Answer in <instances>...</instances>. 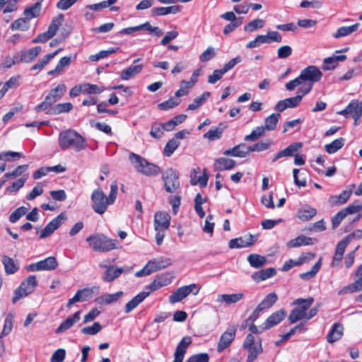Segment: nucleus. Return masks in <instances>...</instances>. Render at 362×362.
Wrapping results in <instances>:
<instances>
[{"label": "nucleus", "mask_w": 362, "mask_h": 362, "mask_svg": "<svg viewBox=\"0 0 362 362\" xmlns=\"http://www.w3.org/2000/svg\"><path fill=\"white\" fill-rule=\"evenodd\" d=\"M117 192L118 186L116 181L112 182L108 196L101 189L93 190L90 197L93 210L100 215L105 214L108 206L115 203L117 197Z\"/></svg>", "instance_id": "f257e3e1"}, {"label": "nucleus", "mask_w": 362, "mask_h": 362, "mask_svg": "<svg viewBox=\"0 0 362 362\" xmlns=\"http://www.w3.org/2000/svg\"><path fill=\"white\" fill-rule=\"evenodd\" d=\"M59 146L62 150L69 148L79 152L87 146L86 139L80 134L72 129L62 132L59 135Z\"/></svg>", "instance_id": "f03ea898"}, {"label": "nucleus", "mask_w": 362, "mask_h": 362, "mask_svg": "<svg viewBox=\"0 0 362 362\" xmlns=\"http://www.w3.org/2000/svg\"><path fill=\"white\" fill-rule=\"evenodd\" d=\"M129 159L136 170L146 176H156L160 173L159 166L148 162L146 158L134 153H130Z\"/></svg>", "instance_id": "7ed1b4c3"}, {"label": "nucleus", "mask_w": 362, "mask_h": 362, "mask_svg": "<svg viewBox=\"0 0 362 362\" xmlns=\"http://www.w3.org/2000/svg\"><path fill=\"white\" fill-rule=\"evenodd\" d=\"M86 241L89 246L96 252H106L116 248V240L110 239L100 233L88 236Z\"/></svg>", "instance_id": "20e7f679"}, {"label": "nucleus", "mask_w": 362, "mask_h": 362, "mask_svg": "<svg viewBox=\"0 0 362 362\" xmlns=\"http://www.w3.org/2000/svg\"><path fill=\"white\" fill-rule=\"evenodd\" d=\"M66 90L65 84H59L56 88H52L45 97V100L35 107L37 112L42 111L47 112L53 107L58 100H59Z\"/></svg>", "instance_id": "39448f33"}, {"label": "nucleus", "mask_w": 362, "mask_h": 362, "mask_svg": "<svg viewBox=\"0 0 362 362\" xmlns=\"http://www.w3.org/2000/svg\"><path fill=\"white\" fill-rule=\"evenodd\" d=\"M362 232L358 230L353 232L352 233L344 237L341 241L338 243L336 247V250L332 258L331 265L332 267H337L341 263L345 250L348 245L355 238H360L361 237Z\"/></svg>", "instance_id": "423d86ee"}, {"label": "nucleus", "mask_w": 362, "mask_h": 362, "mask_svg": "<svg viewBox=\"0 0 362 362\" xmlns=\"http://www.w3.org/2000/svg\"><path fill=\"white\" fill-rule=\"evenodd\" d=\"M37 286V281L35 275H30L24 279L20 286L15 290L12 302L16 303L18 300L33 293Z\"/></svg>", "instance_id": "0eeeda50"}, {"label": "nucleus", "mask_w": 362, "mask_h": 362, "mask_svg": "<svg viewBox=\"0 0 362 362\" xmlns=\"http://www.w3.org/2000/svg\"><path fill=\"white\" fill-rule=\"evenodd\" d=\"M299 76L303 83V86H301L300 88H306L310 86L312 89L313 84L321 80L322 73L318 67L315 66H308L300 71Z\"/></svg>", "instance_id": "6e6552de"}, {"label": "nucleus", "mask_w": 362, "mask_h": 362, "mask_svg": "<svg viewBox=\"0 0 362 362\" xmlns=\"http://www.w3.org/2000/svg\"><path fill=\"white\" fill-rule=\"evenodd\" d=\"M311 90L310 86L306 88H299L297 95L295 97L279 100L275 105L274 109L279 112H283L287 108H293L297 107L302 100L304 95L309 93Z\"/></svg>", "instance_id": "1a4fd4ad"}, {"label": "nucleus", "mask_w": 362, "mask_h": 362, "mask_svg": "<svg viewBox=\"0 0 362 362\" xmlns=\"http://www.w3.org/2000/svg\"><path fill=\"white\" fill-rule=\"evenodd\" d=\"M64 21V15L59 14L54 18L48 27V30L41 34H39L35 38L33 39V43H44L52 38L59 30V26Z\"/></svg>", "instance_id": "9d476101"}, {"label": "nucleus", "mask_w": 362, "mask_h": 362, "mask_svg": "<svg viewBox=\"0 0 362 362\" xmlns=\"http://www.w3.org/2000/svg\"><path fill=\"white\" fill-rule=\"evenodd\" d=\"M201 286L196 284H191L189 285L183 286L176 289L170 296L169 301L171 304L182 300L187 297L190 293L197 295L201 289Z\"/></svg>", "instance_id": "9b49d317"}, {"label": "nucleus", "mask_w": 362, "mask_h": 362, "mask_svg": "<svg viewBox=\"0 0 362 362\" xmlns=\"http://www.w3.org/2000/svg\"><path fill=\"white\" fill-rule=\"evenodd\" d=\"M162 180L164 188L168 193H175L180 188L179 174L173 168H168L163 173Z\"/></svg>", "instance_id": "f8f14e48"}, {"label": "nucleus", "mask_w": 362, "mask_h": 362, "mask_svg": "<svg viewBox=\"0 0 362 362\" xmlns=\"http://www.w3.org/2000/svg\"><path fill=\"white\" fill-rule=\"evenodd\" d=\"M243 347L249 352L247 362H253L263 351L261 340L255 341V337L252 334H248L243 343Z\"/></svg>", "instance_id": "ddd939ff"}, {"label": "nucleus", "mask_w": 362, "mask_h": 362, "mask_svg": "<svg viewBox=\"0 0 362 362\" xmlns=\"http://www.w3.org/2000/svg\"><path fill=\"white\" fill-rule=\"evenodd\" d=\"M66 219L65 213L62 212L50 222H49L46 226L42 230L40 234V238L44 239L50 236L54 230H56L62 223Z\"/></svg>", "instance_id": "4468645a"}, {"label": "nucleus", "mask_w": 362, "mask_h": 362, "mask_svg": "<svg viewBox=\"0 0 362 362\" xmlns=\"http://www.w3.org/2000/svg\"><path fill=\"white\" fill-rule=\"evenodd\" d=\"M337 114L349 117L350 115L354 119V125H357V121L362 116V110L359 107L358 101L356 100H351L345 109L339 111Z\"/></svg>", "instance_id": "2eb2a0df"}, {"label": "nucleus", "mask_w": 362, "mask_h": 362, "mask_svg": "<svg viewBox=\"0 0 362 362\" xmlns=\"http://www.w3.org/2000/svg\"><path fill=\"white\" fill-rule=\"evenodd\" d=\"M356 276L358 279L347 286H344L338 291L339 296L346 295L362 291V264L360 265L356 271Z\"/></svg>", "instance_id": "dca6fc26"}, {"label": "nucleus", "mask_w": 362, "mask_h": 362, "mask_svg": "<svg viewBox=\"0 0 362 362\" xmlns=\"http://www.w3.org/2000/svg\"><path fill=\"white\" fill-rule=\"evenodd\" d=\"M236 333V326H230L221 336L217 351L221 353L226 349L233 341Z\"/></svg>", "instance_id": "f3484780"}, {"label": "nucleus", "mask_w": 362, "mask_h": 362, "mask_svg": "<svg viewBox=\"0 0 362 362\" xmlns=\"http://www.w3.org/2000/svg\"><path fill=\"white\" fill-rule=\"evenodd\" d=\"M100 267L106 269L101 276L105 282L109 283L115 281L124 272V269L117 267L116 265L106 266L100 264Z\"/></svg>", "instance_id": "a211bd4d"}, {"label": "nucleus", "mask_w": 362, "mask_h": 362, "mask_svg": "<svg viewBox=\"0 0 362 362\" xmlns=\"http://www.w3.org/2000/svg\"><path fill=\"white\" fill-rule=\"evenodd\" d=\"M171 216L165 211H157L154 214L155 230H167L170 224Z\"/></svg>", "instance_id": "6ab92c4d"}, {"label": "nucleus", "mask_w": 362, "mask_h": 362, "mask_svg": "<svg viewBox=\"0 0 362 362\" xmlns=\"http://www.w3.org/2000/svg\"><path fill=\"white\" fill-rule=\"evenodd\" d=\"M286 316V311L281 309L273 313L263 323L262 329L266 330L280 323Z\"/></svg>", "instance_id": "aec40b11"}, {"label": "nucleus", "mask_w": 362, "mask_h": 362, "mask_svg": "<svg viewBox=\"0 0 362 362\" xmlns=\"http://www.w3.org/2000/svg\"><path fill=\"white\" fill-rule=\"evenodd\" d=\"M303 146V144L300 142H294L290 144L284 150L278 152L272 158V162L275 163L283 157H291L293 156L294 153L298 151Z\"/></svg>", "instance_id": "412c9836"}, {"label": "nucleus", "mask_w": 362, "mask_h": 362, "mask_svg": "<svg viewBox=\"0 0 362 362\" xmlns=\"http://www.w3.org/2000/svg\"><path fill=\"white\" fill-rule=\"evenodd\" d=\"M344 328L341 323H334L326 337L327 342L329 344H333L335 341L339 340L344 335Z\"/></svg>", "instance_id": "4be33fe9"}, {"label": "nucleus", "mask_w": 362, "mask_h": 362, "mask_svg": "<svg viewBox=\"0 0 362 362\" xmlns=\"http://www.w3.org/2000/svg\"><path fill=\"white\" fill-rule=\"evenodd\" d=\"M81 318V311L76 312L71 317H67L63 321L59 326L56 329V334H61L73 327V325L78 322Z\"/></svg>", "instance_id": "5701e85b"}, {"label": "nucleus", "mask_w": 362, "mask_h": 362, "mask_svg": "<svg viewBox=\"0 0 362 362\" xmlns=\"http://www.w3.org/2000/svg\"><path fill=\"white\" fill-rule=\"evenodd\" d=\"M152 273L156 272L160 269H165L172 264V260L170 258L159 257L150 260L148 263Z\"/></svg>", "instance_id": "b1692460"}, {"label": "nucleus", "mask_w": 362, "mask_h": 362, "mask_svg": "<svg viewBox=\"0 0 362 362\" xmlns=\"http://www.w3.org/2000/svg\"><path fill=\"white\" fill-rule=\"evenodd\" d=\"M250 153L249 146L245 144H240L232 148L226 150L223 152L225 156H231L234 157L244 158Z\"/></svg>", "instance_id": "393cba45"}, {"label": "nucleus", "mask_w": 362, "mask_h": 362, "mask_svg": "<svg viewBox=\"0 0 362 362\" xmlns=\"http://www.w3.org/2000/svg\"><path fill=\"white\" fill-rule=\"evenodd\" d=\"M236 165V161L227 158L221 157L217 158L214 163V170L216 171L229 170Z\"/></svg>", "instance_id": "a878e982"}, {"label": "nucleus", "mask_w": 362, "mask_h": 362, "mask_svg": "<svg viewBox=\"0 0 362 362\" xmlns=\"http://www.w3.org/2000/svg\"><path fill=\"white\" fill-rule=\"evenodd\" d=\"M346 59V55H334L323 60V64L322 69L324 71L333 70L337 65L339 62H343Z\"/></svg>", "instance_id": "bb28decb"}, {"label": "nucleus", "mask_w": 362, "mask_h": 362, "mask_svg": "<svg viewBox=\"0 0 362 362\" xmlns=\"http://www.w3.org/2000/svg\"><path fill=\"white\" fill-rule=\"evenodd\" d=\"M149 296V292H141L129 300L124 306V313H129Z\"/></svg>", "instance_id": "cd10ccee"}, {"label": "nucleus", "mask_w": 362, "mask_h": 362, "mask_svg": "<svg viewBox=\"0 0 362 362\" xmlns=\"http://www.w3.org/2000/svg\"><path fill=\"white\" fill-rule=\"evenodd\" d=\"M181 6L177 5L170 6L168 7H154L151 9V13L152 16H165L170 13H177L180 12Z\"/></svg>", "instance_id": "c85d7f7f"}, {"label": "nucleus", "mask_w": 362, "mask_h": 362, "mask_svg": "<svg viewBox=\"0 0 362 362\" xmlns=\"http://www.w3.org/2000/svg\"><path fill=\"white\" fill-rule=\"evenodd\" d=\"M244 296L243 293L220 294L218 296L216 301L218 303H226L227 305H231L241 300Z\"/></svg>", "instance_id": "c756f323"}, {"label": "nucleus", "mask_w": 362, "mask_h": 362, "mask_svg": "<svg viewBox=\"0 0 362 362\" xmlns=\"http://www.w3.org/2000/svg\"><path fill=\"white\" fill-rule=\"evenodd\" d=\"M276 274L274 268L270 267L254 272L252 274V279L256 282L264 281L274 276Z\"/></svg>", "instance_id": "7c9ffc66"}, {"label": "nucleus", "mask_w": 362, "mask_h": 362, "mask_svg": "<svg viewBox=\"0 0 362 362\" xmlns=\"http://www.w3.org/2000/svg\"><path fill=\"white\" fill-rule=\"evenodd\" d=\"M317 214V209L305 205L299 209L297 212V217L303 221H307L313 218Z\"/></svg>", "instance_id": "2f4dec72"}, {"label": "nucleus", "mask_w": 362, "mask_h": 362, "mask_svg": "<svg viewBox=\"0 0 362 362\" xmlns=\"http://www.w3.org/2000/svg\"><path fill=\"white\" fill-rule=\"evenodd\" d=\"M143 67L144 66L142 64L130 66L121 71L120 78L124 81H127L132 77L139 74L141 71Z\"/></svg>", "instance_id": "473e14b6"}, {"label": "nucleus", "mask_w": 362, "mask_h": 362, "mask_svg": "<svg viewBox=\"0 0 362 362\" xmlns=\"http://www.w3.org/2000/svg\"><path fill=\"white\" fill-rule=\"evenodd\" d=\"M352 194L351 190H344L338 196L332 195L329 198V203L332 205H341L345 204L350 198Z\"/></svg>", "instance_id": "72a5a7b5"}, {"label": "nucleus", "mask_w": 362, "mask_h": 362, "mask_svg": "<svg viewBox=\"0 0 362 362\" xmlns=\"http://www.w3.org/2000/svg\"><path fill=\"white\" fill-rule=\"evenodd\" d=\"M313 239L303 235H298L297 238L291 240L286 243L288 247H298L302 245H313Z\"/></svg>", "instance_id": "f704fd0d"}, {"label": "nucleus", "mask_w": 362, "mask_h": 362, "mask_svg": "<svg viewBox=\"0 0 362 362\" xmlns=\"http://www.w3.org/2000/svg\"><path fill=\"white\" fill-rule=\"evenodd\" d=\"M41 47L37 46L21 53V62L29 63L33 61L41 52Z\"/></svg>", "instance_id": "c9c22d12"}, {"label": "nucleus", "mask_w": 362, "mask_h": 362, "mask_svg": "<svg viewBox=\"0 0 362 362\" xmlns=\"http://www.w3.org/2000/svg\"><path fill=\"white\" fill-rule=\"evenodd\" d=\"M247 260L251 267L256 269L264 267L267 262V258L264 256L258 254H251L248 255Z\"/></svg>", "instance_id": "e433bc0d"}, {"label": "nucleus", "mask_w": 362, "mask_h": 362, "mask_svg": "<svg viewBox=\"0 0 362 362\" xmlns=\"http://www.w3.org/2000/svg\"><path fill=\"white\" fill-rule=\"evenodd\" d=\"M2 264H4L5 272L8 275L15 274L19 269L18 264H16L14 260L8 256H3Z\"/></svg>", "instance_id": "4c0bfd02"}, {"label": "nucleus", "mask_w": 362, "mask_h": 362, "mask_svg": "<svg viewBox=\"0 0 362 362\" xmlns=\"http://www.w3.org/2000/svg\"><path fill=\"white\" fill-rule=\"evenodd\" d=\"M62 50L61 48L55 50L54 52L47 54L43 57L37 63L35 64L31 68V71L35 70H41L49 62V61L54 58L59 52Z\"/></svg>", "instance_id": "58836bf2"}, {"label": "nucleus", "mask_w": 362, "mask_h": 362, "mask_svg": "<svg viewBox=\"0 0 362 362\" xmlns=\"http://www.w3.org/2000/svg\"><path fill=\"white\" fill-rule=\"evenodd\" d=\"M192 337L189 336L184 337L181 341L178 343L175 354L184 358L185 354L187 351V347L192 344Z\"/></svg>", "instance_id": "ea45409f"}, {"label": "nucleus", "mask_w": 362, "mask_h": 362, "mask_svg": "<svg viewBox=\"0 0 362 362\" xmlns=\"http://www.w3.org/2000/svg\"><path fill=\"white\" fill-rule=\"evenodd\" d=\"M73 108V105L71 103H59L54 105L49 110L46 112L49 115H59L63 112H69Z\"/></svg>", "instance_id": "a19ab883"}, {"label": "nucleus", "mask_w": 362, "mask_h": 362, "mask_svg": "<svg viewBox=\"0 0 362 362\" xmlns=\"http://www.w3.org/2000/svg\"><path fill=\"white\" fill-rule=\"evenodd\" d=\"M359 27V23H355L350 26H342L338 28L337 32L332 35L333 37L338 39L347 36L356 31Z\"/></svg>", "instance_id": "79ce46f5"}, {"label": "nucleus", "mask_w": 362, "mask_h": 362, "mask_svg": "<svg viewBox=\"0 0 362 362\" xmlns=\"http://www.w3.org/2000/svg\"><path fill=\"white\" fill-rule=\"evenodd\" d=\"M278 300V296L276 293H270L257 305L258 310H264L271 308Z\"/></svg>", "instance_id": "37998d69"}, {"label": "nucleus", "mask_w": 362, "mask_h": 362, "mask_svg": "<svg viewBox=\"0 0 362 362\" xmlns=\"http://www.w3.org/2000/svg\"><path fill=\"white\" fill-rule=\"evenodd\" d=\"M170 283V281L168 279L157 277L153 281L146 286V289L147 290L146 292H149L150 294L151 292L158 290L159 288L167 286ZM144 292H146V291Z\"/></svg>", "instance_id": "c03bdc74"}, {"label": "nucleus", "mask_w": 362, "mask_h": 362, "mask_svg": "<svg viewBox=\"0 0 362 362\" xmlns=\"http://www.w3.org/2000/svg\"><path fill=\"white\" fill-rule=\"evenodd\" d=\"M41 271L54 270L58 267V262L55 257L51 256L39 261Z\"/></svg>", "instance_id": "a18cd8bd"}, {"label": "nucleus", "mask_w": 362, "mask_h": 362, "mask_svg": "<svg viewBox=\"0 0 362 362\" xmlns=\"http://www.w3.org/2000/svg\"><path fill=\"white\" fill-rule=\"evenodd\" d=\"M344 143L345 139L344 138H338L330 144H326L325 146V150L329 154L334 153L344 146Z\"/></svg>", "instance_id": "49530a36"}, {"label": "nucleus", "mask_w": 362, "mask_h": 362, "mask_svg": "<svg viewBox=\"0 0 362 362\" xmlns=\"http://www.w3.org/2000/svg\"><path fill=\"white\" fill-rule=\"evenodd\" d=\"M210 97V93L208 91L204 92L201 95L194 98L193 103L189 104L187 107V110H195L201 107Z\"/></svg>", "instance_id": "de8ad7c7"}, {"label": "nucleus", "mask_w": 362, "mask_h": 362, "mask_svg": "<svg viewBox=\"0 0 362 362\" xmlns=\"http://www.w3.org/2000/svg\"><path fill=\"white\" fill-rule=\"evenodd\" d=\"M41 10V4L37 1L35 3L33 6L27 7L24 10V15L26 18L30 20L33 18L37 17L40 15Z\"/></svg>", "instance_id": "09e8293b"}, {"label": "nucleus", "mask_w": 362, "mask_h": 362, "mask_svg": "<svg viewBox=\"0 0 362 362\" xmlns=\"http://www.w3.org/2000/svg\"><path fill=\"white\" fill-rule=\"evenodd\" d=\"M30 28V20L24 18H20L15 21H13L11 25V29L12 30H22L26 31Z\"/></svg>", "instance_id": "8fccbe9b"}, {"label": "nucleus", "mask_w": 362, "mask_h": 362, "mask_svg": "<svg viewBox=\"0 0 362 362\" xmlns=\"http://www.w3.org/2000/svg\"><path fill=\"white\" fill-rule=\"evenodd\" d=\"M281 117L280 114L273 113L271 115L266 117L264 120L265 125L263 126L267 131H273L276 129L279 118Z\"/></svg>", "instance_id": "3c124183"}, {"label": "nucleus", "mask_w": 362, "mask_h": 362, "mask_svg": "<svg viewBox=\"0 0 362 362\" xmlns=\"http://www.w3.org/2000/svg\"><path fill=\"white\" fill-rule=\"evenodd\" d=\"M265 128L263 126L257 127L252 132L246 135L244 138L245 141H254L262 136L265 133Z\"/></svg>", "instance_id": "603ef678"}, {"label": "nucleus", "mask_w": 362, "mask_h": 362, "mask_svg": "<svg viewBox=\"0 0 362 362\" xmlns=\"http://www.w3.org/2000/svg\"><path fill=\"white\" fill-rule=\"evenodd\" d=\"M180 146V142L177 141L175 139H170L165 146L163 150V154L165 156L170 157L175 151Z\"/></svg>", "instance_id": "864d4df0"}, {"label": "nucleus", "mask_w": 362, "mask_h": 362, "mask_svg": "<svg viewBox=\"0 0 362 362\" xmlns=\"http://www.w3.org/2000/svg\"><path fill=\"white\" fill-rule=\"evenodd\" d=\"M321 267V259H320L311 268V269L307 272H304L300 274V277L303 280H309L313 278L316 274L319 272Z\"/></svg>", "instance_id": "5fc2aeb1"}, {"label": "nucleus", "mask_w": 362, "mask_h": 362, "mask_svg": "<svg viewBox=\"0 0 362 362\" xmlns=\"http://www.w3.org/2000/svg\"><path fill=\"white\" fill-rule=\"evenodd\" d=\"M313 298L310 297L306 299L298 298L293 302V304L299 305L298 308H299L300 310H303V312L305 313L306 311L311 306V305L313 303Z\"/></svg>", "instance_id": "6e6d98bb"}, {"label": "nucleus", "mask_w": 362, "mask_h": 362, "mask_svg": "<svg viewBox=\"0 0 362 362\" xmlns=\"http://www.w3.org/2000/svg\"><path fill=\"white\" fill-rule=\"evenodd\" d=\"M79 291H81L83 301H86V300L91 298L94 294L99 293L100 286H93L90 288H86L83 289H80Z\"/></svg>", "instance_id": "4d7b16f0"}, {"label": "nucleus", "mask_w": 362, "mask_h": 362, "mask_svg": "<svg viewBox=\"0 0 362 362\" xmlns=\"http://www.w3.org/2000/svg\"><path fill=\"white\" fill-rule=\"evenodd\" d=\"M83 93L86 94H99L104 91V88L96 84L89 83H83Z\"/></svg>", "instance_id": "13d9d810"}, {"label": "nucleus", "mask_w": 362, "mask_h": 362, "mask_svg": "<svg viewBox=\"0 0 362 362\" xmlns=\"http://www.w3.org/2000/svg\"><path fill=\"white\" fill-rule=\"evenodd\" d=\"M264 25V21L262 19H255L250 23H248L247 25H245L244 30L247 32H252L257 29L263 28Z\"/></svg>", "instance_id": "bf43d9fd"}, {"label": "nucleus", "mask_w": 362, "mask_h": 362, "mask_svg": "<svg viewBox=\"0 0 362 362\" xmlns=\"http://www.w3.org/2000/svg\"><path fill=\"white\" fill-rule=\"evenodd\" d=\"M149 134L154 139H160L163 134V129L162 124L158 123L157 122H153Z\"/></svg>", "instance_id": "052dcab7"}, {"label": "nucleus", "mask_w": 362, "mask_h": 362, "mask_svg": "<svg viewBox=\"0 0 362 362\" xmlns=\"http://www.w3.org/2000/svg\"><path fill=\"white\" fill-rule=\"evenodd\" d=\"M305 313L303 310H300L299 308H295L293 309L288 316V321L291 324H293L297 321L305 318Z\"/></svg>", "instance_id": "680f3d73"}, {"label": "nucleus", "mask_w": 362, "mask_h": 362, "mask_svg": "<svg viewBox=\"0 0 362 362\" xmlns=\"http://www.w3.org/2000/svg\"><path fill=\"white\" fill-rule=\"evenodd\" d=\"M272 144L270 140H267L266 142L262 141L255 144L254 145L249 146L250 153L253 151L261 152L268 149Z\"/></svg>", "instance_id": "e2e57ef3"}, {"label": "nucleus", "mask_w": 362, "mask_h": 362, "mask_svg": "<svg viewBox=\"0 0 362 362\" xmlns=\"http://www.w3.org/2000/svg\"><path fill=\"white\" fill-rule=\"evenodd\" d=\"M180 100L177 99H175L174 98H170L168 100L158 104V108L161 110H168L172 109L180 104Z\"/></svg>", "instance_id": "0e129e2a"}, {"label": "nucleus", "mask_w": 362, "mask_h": 362, "mask_svg": "<svg viewBox=\"0 0 362 362\" xmlns=\"http://www.w3.org/2000/svg\"><path fill=\"white\" fill-rule=\"evenodd\" d=\"M223 133V129L218 127H214L209 129L204 135V137L210 141H214L221 138Z\"/></svg>", "instance_id": "69168bd1"}, {"label": "nucleus", "mask_w": 362, "mask_h": 362, "mask_svg": "<svg viewBox=\"0 0 362 362\" xmlns=\"http://www.w3.org/2000/svg\"><path fill=\"white\" fill-rule=\"evenodd\" d=\"M143 30H146L150 35L160 37L163 34V31L157 26H152L149 22L143 23Z\"/></svg>", "instance_id": "338daca9"}, {"label": "nucleus", "mask_w": 362, "mask_h": 362, "mask_svg": "<svg viewBox=\"0 0 362 362\" xmlns=\"http://www.w3.org/2000/svg\"><path fill=\"white\" fill-rule=\"evenodd\" d=\"M102 329V326L99 322H94L91 326L85 327L81 329V332L87 335H95L98 334Z\"/></svg>", "instance_id": "774afa93"}]
</instances>
